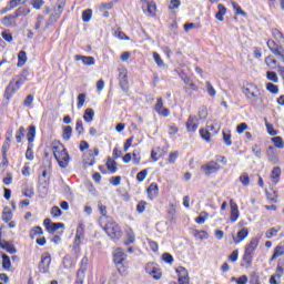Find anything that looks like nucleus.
Listing matches in <instances>:
<instances>
[{"mask_svg":"<svg viewBox=\"0 0 284 284\" xmlns=\"http://www.w3.org/2000/svg\"><path fill=\"white\" fill-rule=\"evenodd\" d=\"M52 152L60 168H68V164L70 163V154H68L65 146H63V144L54 145L52 146Z\"/></svg>","mask_w":284,"mask_h":284,"instance_id":"f257e3e1","label":"nucleus"},{"mask_svg":"<svg viewBox=\"0 0 284 284\" xmlns=\"http://www.w3.org/2000/svg\"><path fill=\"white\" fill-rule=\"evenodd\" d=\"M103 230L113 241H119V239L123 236V231H121V226H119L116 222L112 221V219H109L104 222Z\"/></svg>","mask_w":284,"mask_h":284,"instance_id":"f03ea898","label":"nucleus"},{"mask_svg":"<svg viewBox=\"0 0 284 284\" xmlns=\"http://www.w3.org/2000/svg\"><path fill=\"white\" fill-rule=\"evenodd\" d=\"M243 94L246 97V99H250L252 103H258L260 105H262L263 98H261V91L258 90V87L254 84H247L243 89Z\"/></svg>","mask_w":284,"mask_h":284,"instance_id":"7ed1b4c3","label":"nucleus"},{"mask_svg":"<svg viewBox=\"0 0 284 284\" xmlns=\"http://www.w3.org/2000/svg\"><path fill=\"white\" fill-rule=\"evenodd\" d=\"M221 170V164L216 161H210L201 166V171L204 172L205 176L216 174Z\"/></svg>","mask_w":284,"mask_h":284,"instance_id":"20e7f679","label":"nucleus"},{"mask_svg":"<svg viewBox=\"0 0 284 284\" xmlns=\"http://www.w3.org/2000/svg\"><path fill=\"white\" fill-rule=\"evenodd\" d=\"M88 256H84L81 261L80 268L77 273L75 284H83L85 281V272H88Z\"/></svg>","mask_w":284,"mask_h":284,"instance_id":"39448f33","label":"nucleus"},{"mask_svg":"<svg viewBox=\"0 0 284 284\" xmlns=\"http://www.w3.org/2000/svg\"><path fill=\"white\" fill-rule=\"evenodd\" d=\"M50 263H52V256H50V253H43L39 263V271L42 274H48L50 272Z\"/></svg>","mask_w":284,"mask_h":284,"instance_id":"423d86ee","label":"nucleus"},{"mask_svg":"<svg viewBox=\"0 0 284 284\" xmlns=\"http://www.w3.org/2000/svg\"><path fill=\"white\" fill-rule=\"evenodd\" d=\"M43 225L50 234L57 232V230H61V229L65 227V224H63L61 222L53 223L52 220H50V219H44Z\"/></svg>","mask_w":284,"mask_h":284,"instance_id":"0eeeda50","label":"nucleus"},{"mask_svg":"<svg viewBox=\"0 0 284 284\" xmlns=\"http://www.w3.org/2000/svg\"><path fill=\"white\" fill-rule=\"evenodd\" d=\"M119 84L123 92H128L129 82H128V70L119 69Z\"/></svg>","mask_w":284,"mask_h":284,"instance_id":"6e6552de","label":"nucleus"},{"mask_svg":"<svg viewBox=\"0 0 284 284\" xmlns=\"http://www.w3.org/2000/svg\"><path fill=\"white\" fill-rule=\"evenodd\" d=\"M154 110L160 116H170V109L163 108V98H158Z\"/></svg>","mask_w":284,"mask_h":284,"instance_id":"1a4fd4ad","label":"nucleus"},{"mask_svg":"<svg viewBox=\"0 0 284 284\" xmlns=\"http://www.w3.org/2000/svg\"><path fill=\"white\" fill-rule=\"evenodd\" d=\"M197 129H199V118L190 115L186 122V130L189 132H196Z\"/></svg>","mask_w":284,"mask_h":284,"instance_id":"9d476101","label":"nucleus"},{"mask_svg":"<svg viewBox=\"0 0 284 284\" xmlns=\"http://www.w3.org/2000/svg\"><path fill=\"white\" fill-rule=\"evenodd\" d=\"M146 194H148V199H150V201H154V199H156V196H159V184L151 183L146 190Z\"/></svg>","mask_w":284,"mask_h":284,"instance_id":"9b49d317","label":"nucleus"},{"mask_svg":"<svg viewBox=\"0 0 284 284\" xmlns=\"http://www.w3.org/2000/svg\"><path fill=\"white\" fill-rule=\"evenodd\" d=\"M125 258H128V255H125L122 248H116L113 253V261L116 265H121Z\"/></svg>","mask_w":284,"mask_h":284,"instance_id":"f8f14e48","label":"nucleus"},{"mask_svg":"<svg viewBox=\"0 0 284 284\" xmlns=\"http://www.w3.org/2000/svg\"><path fill=\"white\" fill-rule=\"evenodd\" d=\"M98 209L99 212L101 214L100 216V225H103V223H105L106 221L110 220V217L108 216V207L105 205H102L101 202L98 203Z\"/></svg>","mask_w":284,"mask_h":284,"instance_id":"ddd939ff","label":"nucleus"},{"mask_svg":"<svg viewBox=\"0 0 284 284\" xmlns=\"http://www.w3.org/2000/svg\"><path fill=\"white\" fill-rule=\"evenodd\" d=\"M230 204H231V216H230V219H231L232 223H236V221H239V216H240L239 205L236 203H234V200H231Z\"/></svg>","mask_w":284,"mask_h":284,"instance_id":"4468645a","label":"nucleus"},{"mask_svg":"<svg viewBox=\"0 0 284 284\" xmlns=\"http://www.w3.org/2000/svg\"><path fill=\"white\" fill-rule=\"evenodd\" d=\"M248 235H250V231L244 227L240 232H237L236 236H233V243L239 244L242 241H245V239H247Z\"/></svg>","mask_w":284,"mask_h":284,"instance_id":"2eb2a0df","label":"nucleus"},{"mask_svg":"<svg viewBox=\"0 0 284 284\" xmlns=\"http://www.w3.org/2000/svg\"><path fill=\"white\" fill-rule=\"evenodd\" d=\"M266 155L271 163H278V154L276 153V149L274 146L267 148Z\"/></svg>","mask_w":284,"mask_h":284,"instance_id":"dca6fc26","label":"nucleus"},{"mask_svg":"<svg viewBox=\"0 0 284 284\" xmlns=\"http://www.w3.org/2000/svg\"><path fill=\"white\" fill-rule=\"evenodd\" d=\"M2 26H6V28H10V27L17 26V18L14 17V14L6 16L2 19Z\"/></svg>","mask_w":284,"mask_h":284,"instance_id":"f3484780","label":"nucleus"},{"mask_svg":"<svg viewBox=\"0 0 284 284\" xmlns=\"http://www.w3.org/2000/svg\"><path fill=\"white\" fill-rule=\"evenodd\" d=\"M75 61H82L84 65H94V57L87 55H75Z\"/></svg>","mask_w":284,"mask_h":284,"instance_id":"a211bd4d","label":"nucleus"},{"mask_svg":"<svg viewBox=\"0 0 284 284\" xmlns=\"http://www.w3.org/2000/svg\"><path fill=\"white\" fill-rule=\"evenodd\" d=\"M217 12L215 14V19H217V21H224L225 20V14H227V8H225V6L223 4H219L217 6Z\"/></svg>","mask_w":284,"mask_h":284,"instance_id":"6ab92c4d","label":"nucleus"},{"mask_svg":"<svg viewBox=\"0 0 284 284\" xmlns=\"http://www.w3.org/2000/svg\"><path fill=\"white\" fill-rule=\"evenodd\" d=\"M19 90L16 85H14V81H11L4 92V97L6 99H10L12 97V94H14V92Z\"/></svg>","mask_w":284,"mask_h":284,"instance_id":"aec40b11","label":"nucleus"},{"mask_svg":"<svg viewBox=\"0 0 284 284\" xmlns=\"http://www.w3.org/2000/svg\"><path fill=\"white\" fill-rule=\"evenodd\" d=\"M28 61V54L26 53V51H20L18 53V68H23L26 65V62Z\"/></svg>","mask_w":284,"mask_h":284,"instance_id":"412c9836","label":"nucleus"},{"mask_svg":"<svg viewBox=\"0 0 284 284\" xmlns=\"http://www.w3.org/2000/svg\"><path fill=\"white\" fill-rule=\"evenodd\" d=\"M254 258V253H251L250 251H245L243 255V261L246 263L245 267H252V261Z\"/></svg>","mask_w":284,"mask_h":284,"instance_id":"4be33fe9","label":"nucleus"},{"mask_svg":"<svg viewBox=\"0 0 284 284\" xmlns=\"http://www.w3.org/2000/svg\"><path fill=\"white\" fill-rule=\"evenodd\" d=\"M2 267L3 270H7V272H10V268L12 267V262H10V256L8 254H2Z\"/></svg>","mask_w":284,"mask_h":284,"instance_id":"5701e85b","label":"nucleus"},{"mask_svg":"<svg viewBox=\"0 0 284 284\" xmlns=\"http://www.w3.org/2000/svg\"><path fill=\"white\" fill-rule=\"evenodd\" d=\"M60 17H61V11L55 12L54 14H51L49 20L47 21L45 28H50V26H54V23L59 21Z\"/></svg>","mask_w":284,"mask_h":284,"instance_id":"b1692460","label":"nucleus"},{"mask_svg":"<svg viewBox=\"0 0 284 284\" xmlns=\"http://www.w3.org/2000/svg\"><path fill=\"white\" fill-rule=\"evenodd\" d=\"M284 255V246L283 245H277L274 248V253L271 257V261H276V258H278V256H283Z\"/></svg>","mask_w":284,"mask_h":284,"instance_id":"393cba45","label":"nucleus"},{"mask_svg":"<svg viewBox=\"0 0 284 284\" xmlns=\"http://www.w3.org/2000/svg\"><path fill=\"white\" fill-rule=\"evenodd\" d=\"M83 119H84L85 123H91V121H94V110L85 109Z\"/></svg>","mask_w":284,"mask_h":284,"instance_id":"a878e982","label":"nucleus"},{"mask_svg":"<svg viewBox=\"0 0 284 284\" xmlns=\"http://www.w3.org/2000/svg\"><path fill=\"white\" fill-rule=\"evenodd\" d=\"M34 136H37V128L34 125L29 126V131L27 133L28 142L34 143Z\"/></svg>","mask_w":284,"mask_h":284,"instance_id":"bb28decb","label":"nucleus"},{"mask_svg":"<svg viewBox=\"0 0 284 284\" xmlns=\"http://www.w3.org/2000/svg\"><path fill=\"white\" fill-rule=\"evenodd\" d=\"M207 219H210V214L207 212H201L200 215L195 219V223H197V225H203Z\"/></svg>","mask_w":284,"mask_h":284,"instance_id":"cd10ccee","label":"nucleus"},{"mask_svg":"<svg viewBox=\"0 0 284 284\" xmlns=\"http://www.w3.org/2000/svg\"><path fill=\"white\" fill-rule=\"evenodd\" d=\"M257 247H258V239H252L248 245L246 246L245 251L254 254V250H256Z\"/></svg>","mask_w":284,"mask_h":284,"instance_id":"c85d7f7f","label":"nucleus"},{"mask_svg":"<svg viewBox=\"0 0 284 284\" xmlns=\"http://www.w3.org/2000/svg\"><path fill=\"white\" fill-rule=\"evenodd\" d=\"M275 57H277V59H280L282 61V63H284V49L281 45H277L275 49H273L272 51Z\"/></svg>","mask_w":284,"mask_h":284,"instance_id":"c756f323","label":"nucleus"},{"mask_svg":"<svg viewBox=\"0 0 284 284\" xmlns=\"http://www.w3.org/2000/svg\"><path fill=\"white\" fill-rule=\"evenodd\" d=\"M62 139L64 141H70V139H72V126H70V125L64 126V130L62 133Z\"/></svg>","mask_w":284,"mask_h":284,"instance_id":"7c9ffc66","label":"nucleus"},{"mask_svg":"<svg viewBox=\"0 0 284 284\" xmlns=\"http://www.w3.org/2000/svg\"><path fill=\"white\" fill-rule=\"evenodd\" d=\"M271 141L274 143L275 148H277L278 150H283L284 149L283 138L275 136V138H272Z\"/></svg>","mask_w":284,"mask_h":284,"instance_id":"2f4dec72","label":"nucleus"},{"mask_svg":"<svg viewBox=\"0 0 284 284\" xmlns=\"http://www.w3.org/2000/svg\"><path fill=\"white\" fill-rule=\"evenodd\" d=\"M146 12H148L149 17H154V13L156 12V3L148 2L146 3Z\"/></svg>","mask_w":284,"mask_h":284,"instance_id":"473e14b6","label":"nucleus"},{"mask_svg":"<svg viewBox=\"0 0 284 284\" xmlns=\"http://www.w3.org/2000/svg\"><path fill=\"white\" fill-rule=\"evenodd\" d=\"M2 250H6L9 254H17V247L14 245L6 242L4 244L1 245Z\"/></svg>","mask_w":284,"mask_h":284,"instance_id":"72a5a7b5","label":"nucleus"},{"mask_svg":"<svg viewBox=\"0 0 284 284\" xmlns=\"http://www.w3.org/2000/svg\"><path fill=\"white\" fill-rule=\"evenodd\" d=\"M265 63L266 65H268V68H271L272 70H276V59H274V57L268 55L265 58Z\"/></svg>","mask_w":284,"mask_h":284,"instance_id":"f704fd0d","label":"nucleus"},{"mask_svg":"<svg viewBox=\"0 0 284 284\" xmlns=\"http://www.w3.org/2000/svg\"><path fill=\"white\" fill-rule=\"evenodd\" d=\"M176 274H178L179 278H187V276H190V273H187V268H185L183 266H179L176 268Z\"/></svg>","mask_w":284,"mask_h":284,"instance_id":"c9c22d12","label":"nucleus"},{"mask_svg":"<svg viewBox=\"0 0 284 284\" xmlns=\"http://www.w3.org/2000/svg\"><path fill=\"white\" fill-rule=\"evenodd\" d=\"M92 19V9H87L82 12V21L84 23H90V20Z\"/></svg>","mask_w":284,"mask_h":284,"instance_id":"e433bc0d","label":"nucleus"},{"mask_svg":"<svg viewBox=\"0 0 284 284\" xmlns=\"http://www.w3.org/2000/svg\"><path fill=\"white\" fill-rule=\"evenodd\" d=\"M106 168L108 171L111 172L112 174H114V172H116V161L109 159L106 161Z\"/></svg>","mask_w":284,"mask_h":284,"instance_id":"4c0bfd02","label":"nucleus"},{"mask_svg":"<svg viewBox=\"0 0 284 284\" xmlns=\"http://www.w3.org/2000/svg\"><path fill=\"white\" fill-rule=\"evenodd\" d=\"M266 199L270 200V203H277L278 202V192L273 191V193L266 192Z\"/></svg>","mask_w":284,"mask_h":284,"instance_id":"58836bf2","label":"nucleus"},{"mask_svg":"<svg viewBox=\"0 0 284 284\" xmlns=\"http://www.w3.org/2000/svg\"><path fill=\"white\" fill-rule=\"evenodd\" d=\"M8 150H10V138H7L2 145V156L4 158V161H7Z\"/></svg>","mask_w":284,"mask_h":284,"instance_id":"ea45409f","label":"nucleus"},{"mask_svg":"<svg viewBox=\"0 0 284 284\" xmlns=\"http://www.w3.org/2000/svg\"><path fill=\"white\" fill-rule=\"evenodd\" d=\"M193 236L201 241L210 239V235L205 231H194Z\"/></svg>","mask_w":284,"mask_h":284,"instance_id":"a19ab883","label":"nucleus"},{"mask_svg":"<svg viewBox=\"0 0 284 284\" xmlns=\"http://www.w3.org/2000/svg\"><path fill=\"white\" fill-rule=\"evenodd\" d=\"M153 59L159 68H165V62L158 52H153Z\"/></svg>","mask_w":284,"mask_h":284,"instance_id":"79ce46f5","label":"nucleus"},{"mask_svg":"<svg viewBox=\"0 0 284 284\" xmlns=\"http://www.w3.org/2000/svg\"><path fill=\"white\" fill-rule=\"evenodd\" d=\"M266 90L271 92V94H278V85L272 82L266 83Z\"/></svg>","mask_w":284,"mask_h":284,"instance_id":"37998d69","label":"nucleus"},{"mask_svg":"<svg viewBox=\"0 0 284 284\" xmlns=\"http://www.w3.org/2000/svg\"><path fill=\"white\" fill-rule=\"evenodd\" d=\"M266 79H268V81H273V83H278V75H276V72L274 71H267Z\"/></svg>","mask_w":284,"mask_h":284,"instance_id":"c03bdc74","label":"nucleus"},{"mask_svg":"<svg viewBox=\"0 0 284 284\" xmlns=\"http://www.w3.org/2000/svg\"><path fill=\"white\" fill-rule=\"evenodd\" d=\"M206 85V92L210 97H216V90L214 89V87L212 85V83L210 81H206L205 83Z\"/></svg>","mask_w":284,"mask_h":284,"instance_id":"a18cd8bd","label":"nucleus"},{"mask_svg":"<svg viewBox=\"0 0 284 284\" xmlns=\"http://www.w3.org/2000/svg\"><path fill=\"white\" fill-rule=\"evenodd\" d=\"M148 272L149 274H151V276H153L155 281H159L162 276L161 271H159V268L156 267H153L151 271H148Z\"/></svg>","mask_w":284,"mask_h":284,"instance_id":"49530a36","label":"nucleus"},{"mask_svg":"<svg viewBox=\"0 0 284 284\" xmlns=\"http://www.w3.org/2000/svg\"><path fill=\"white\" fill-rule=\"evenodd\" d=\"M83 105H85V93H80L78 95V110H81V108H83Z\"/></svg>","mask_w":284,"mask_h":284,"instance_id":"de8ad7c7","label":"nucleus"},{"mask_svg":"<svg viewBox=\"0 0 284 284\" xmlns=\"http://www.w3.org/2000/svg\"><path fill=\"white\" fill-rule=\"evenodd\" d=\"M31 6L34 10H41L42 6H45V1L43 0H31Z\"/></svg>","mask_w":284,"mask_h":284,"instance_id":"09e8293b","label":"nucleus"},{"mask_svg":"<svg viewBox=\"0 0 284 284\" xmlns=\"http://www.w3.org/2000/svg\"><path fill=\"white\" fill-rule=\"evenodd\" d=\"M23 136H26V128L20 126L19 131L16 134L17 142L21 143Z\"/></svg>","mask_w":284,"mask_h":284,"instance_id":"8fccbe9b","label":"nucleus"},{"mask_svg":"<svg viewBox=\"0 0 284 284\" xmlns=\"http://www.w3.org/2000/svg\"><path fill=\"white\" fill-rule=\"evenodd\" d=\"M148 206V202L145 201H140L136 205V212L139 214H143V212H145V207Z\"/></svg>","mask_w":284,"mask_h":284,"instance_id":"3c124183","label":"nucleus"},{"mask_svg":"<svg viewBox=\"0 0 284 284\" xmlns=\"http://www.w3.org/2000/svg\"><path fill=\"white\" fill-rule=\"evenodd\" d=\"M252 152L256 156V159H261L263 151L258 148V144L252 145Z\"/></svg>","mask_w":284,"mask_h":284,"instance_id":"603ef678","label":"nucleus"},{"mask_svg":"<svg viewBox=\"0 0 284 284\" xmlns=\"http://www.w3.org/2000/svg\"><path fill=\"white\" fill-rule=\"evenodd\" d=\"M281 231V229H275V227H271L267 232H266V239H272L274 236H277L278 232Z\"/></svg>","mask_w":284,"mask_h":284,"instance_id":"864d4df0","label":"nucleus"},{"mask_svg":"<svg viewBox=\"0 0 284 284\" xmlns=\"http://www.w3.org/2000/svg\"><path fill=\"white\" fill-rule=\"evenodd\" d=\"M240 181L242 182V185H244V187H247V185H250V175L247 173H243L240 176Z\"/></svg>","mask_w":284,"mask_h":284,"instance_id":"5fc2aeb1","label":"nucleus"},{"mask_svg":"<svg viewBox=\"0 0 284 284\" xmlns=\"http://www.w3.org/2000/svg\"><path fill=\"white\" fill-rule=\"evenodd\" d=\"M233 8L235 9V14H242V17H245L247 13L245 11H243V9H241V6H239V3L236 2H231Z\"/></svg>","mask_w":284,"mask_h":284,"instance_id":"6e6d98bb","label":"nucleus"},{"mask_svg":"<svg viewBox=\"0 0 284 284\" xmlns=\"http://www.w3.org/2000/svg\"><path fill=\"white\" fill-rule=\"evenodd\" d=\"M148 176V170H142L140 171L138 174H136V180L140 182V183H143V181H145V178Z\"/></svg>","mask_w":284,"mask_h":284,"instance_id":"4d7b16f0","label":"nucleus"},{"mask_svg":"<svg viewBox=\"0 0 284 284\" xmlns=\"http://www.w3.org/2000/svg\"><path fill=\"white\" fill-rule=\"evenodd\" d=\"M2 221H4V223H9V221H12V212L10 211H4L2 212Z\"/></svg>","mask_w":284,"mask_h":284,"instance_id":"13d9d810","label":"nucleus"},{"mask_svg":"<svg viewBox=\"0 0 284 284\" xmlns=\"http://www.w3.org/2000/svg\"><path fill=\"white\" fill-rule=\"evenodd\" d=\"M197 116H199L200 121H204V119H207V109L200 108Z\"/></svg>","mask_w":284,"mask_h":284,"instance_id":"bf43d9fd","label":"nucleus"},{"mask_svg":"<svg viewBox=\"0 0 284 284\" xmlns=\"http://www.w3.org/2000/svg\"><path fill=\"white\" fill-rule=\"evenodd\" d=\"M162 260L164 261V263H169L170 265H172V263H174V257L170 253H164L162 255Z\"/></svg>","mask_w":284,"mask_h":284,"instance_id":"052dcab7","label":"nucleus"},{"mask_svg":"<svg viewBox=\"0 0 284 284\" xmlns=\"http://www.w3.org/2000/svg\"><path fill=\"white\" fill-rule=\"evenodd\" d=\"M200 135L202 136V139H204V141H210V139L212 136V133L206 131V129H201L200 130Z\"/></svg>","mask_w":284,"mask_h":284,"instance_id":"680f3d73","label":"nucleus"},{"mask_svg":"<svg viewBox=\"0 0 284 284\" xmlns=\"http://www.w3.org/2000/svg\"><path fill=\"white\" fill-rule=\"evenodd\" d=\"M223 141L225 145H232V134L223 132Z\"/></svg>","mask_w":284,"mask_h":284,"instance_id":"e2e57ef3","label":"nucleus"},{"mask_svg":"<svg viewBox=\"0 0 284 284\" xmlns=\"http://www.w3.org/2000/svg\"><path fill=\"white\" fill-rule=\"evenodd\" d=\"M33 102H34V97L27 95V98L24 99L23 105H24V108H30Z\"/></svg>","mask_w":284,"mask_h":284,"instance_id":"0e129e2a","label":"nucleus"},{"mask_svg":"<svg viewBox=\"0 0 284 284\" xmlns=\"http://www.w3.org/2000/svg\"><path fill=\"white\" fill-rule=\"evenodd\" d=\"M278 176H281V168L275 166V168H273V170H272V175H271V178L274 179V180H276V179H278Z\"/></svg>","mask_w":284,"mask_h":284,"instance_id":"69168bd1","label":"nucleus"},{"mask_svg":"<svg viewBox=\"0 0 284 284\" xmlns=\"http://www.w3.org/2000/svg\"><path fill=\"white\" fill-rule=\"evenodd\" d=\"M284 275V267L281 265H277L275 276L276 278H283Z\"/></svg>","mask_w":284,"mask_h":284,"instance_id":"338daca9","label":"nucleus"},{"mask_svg":"<svg viewBox=\"0 0 284 284\" xmlns=\"http://www.w3.org/2000/svg\"><path fill=\"white\" fill-rule=\"evenodd\" d=\"M51 214L53 216H61V214H63V211H61V209H59V206H53L51 209Z\"/></svg>","mask_w":284,"mask_h":284,"instance_id":"774afa93","label":"nucleus"}]
</instances>
